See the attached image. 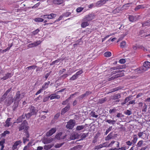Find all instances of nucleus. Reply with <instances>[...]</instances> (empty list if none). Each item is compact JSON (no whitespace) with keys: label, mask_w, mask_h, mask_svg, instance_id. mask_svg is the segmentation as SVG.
<instances>
[{"label":"nucleus","mask_w":150,"mask_h":150,"mask_svg":"<svg viewBox=\"0 0 150 150\" xmlns=\"http://www.w3.org/2000/svg\"><path fill=\"white\" fill-rule=\"evenodd\" d=\"M125 113L128 115H130L132 114L131 111L129 110H127L125 112Z\"/></svg>","instance_id":"56"},{"label":"nucleus","mask_w":150,"mask_h":150,"mask_svg":"<svg viewBox=\"0 0 150 150\" xmlns=\"http://www.w3.org/2000/svg\"><path fill=\"white\" fill-rule=\"evenodd\" d=\"M20 96L21 94L20 91H17L16 93L15 96L13 98V100L14 101L19 102V101L20 100Z\"/></svg>","instance_id":"8"},{"label":"nucleus","mask_w":150,"mask_h":150,"mask_svg":"<svg viewBox=\"0 0 150 150\" xmlns=\"http://www.w3.org/2000/svg\"><path fill=\"white\" fill-rule=\"evenodd\" d=\"M57 130L56 128H53L47 132L46 134V136L47 137H49L52 136L53 134L55 133Z\"/></svg>","instance_id":"7"},{"label":"nucleus","mask_w":150,"mask_h":150,"mask_svg":"<svg viewBox=\"0 0 150 150\" xmlns=\"http://www.w3.org/2000/svg\"><path fill=\"white\" fill-rule=\"evenodd\" d=\"M83 73V71L82 69H81L78 72H76L75 74L76 76L78 77V76Z\"/></svg>","instance_id":"47"},{"label":"nucleus","mask_w":150,"mask_h":150,"mask_svg":"<svg viewBox=\"0 0 150 150\" xmlns=\"http://www.w3.org/2000/svg\"><path fill=\"white\" fill-rule=\"evenodd\" d=\"M57 14L54 13H51L49 14H46L42 15V16L45 19H51L56 17Z\"/></svg>","instance_id":"3"},{"label":"nucleus","mask_w":150,"mask_h":150,"mask_svg":"<svg viewBox=\"0 0 150 150\" xmlns=\"http://www.w3.org/2000/svg\"><path fill=\"white\" fill-rule=\"evenodd\" d=\"M10 134V132L6 130L2 133L1 135V137H5L6 134Z\"/></svg>","instance_id":"27"},{"label":"nucleus","mask_w":150,"mask_h":150,"mask_svg":"<svg viewBox=\"0 0 150 150\" xmlns=\"http://www.w3.org/2000/svg\"><path fill=\"white\" fill-rule=\"evenodd\" d=\"M71 14V12H66V13H64V14H63V15L64 16L68 17Z\"/></svg>","instance_id":"60"},{"label":"nucleus","mask_w":150,"mask_h":150,"mask_svg":"<svg viewBox=\"0 0 150 150\" xmlns=\"http://www.w3.org/2000/svg\"><path fill=\"white\" fill-rule=\"evenodd\" d=\"M94 17L93 14H88L85 16L83 20L84 21H89L93 19L94 18Z\"/></svg>","instance_id":"4"},{"label":"nucleus","mask_w":150,"mask_h":150,"mask_svg":"<svg viewBox=\"0 0 150 150\" xmlns=\"http://www.w3.org/2000/svg\"><path fill=\"white\" fill-rule=\"evenodd\" d=\"M112 137V133L110 132L108 135L105 138V140L106 141H108L111 139Z\"/></svg>","instance_id":"23"},{"label":"nucleus","mask_w":150,"mask_h":150,"mask_svg":"<svg viewBox=\"0 0 150 150\" xmlns=\"http://www.w3.org/2000/svg\"><path fill=\"white\" fill-rule=\"evenodd\" d=\"M143 141L141 140L139 141L137 143V146L138 147H140L142 146L143 143Z\"/></svg>","instance_id":"41"},{"label":"nucleus","mask_w":150,"mask_h":150,"mask_svg":"<svg viewBox=\"0 0 150 150\" xmlns=\"http://www.w3.org/2000/svg\"><path fill=\"white\" fill-rule=\"evenodd\" d=\"M85 127V126L83 125H78L77 126L76 128V129L77 131H79L84 129Z\"/></svg>","instance_id":"29"},{"label":"nucleus","mask_w":150,"mask_h":150,"mask_svg":"<svg viewBox=\"0 0 150 150\" xmlns=\"http://www.w3.org/2000/svg\"><path fill=\"white\" fill-rule=\"evenodd\" d=\"M128 19L129 21L131 22H133L135 21L134 17L132 16H129Z\"/></svg>","instance_id":"38"},{"label":"nucleus","mask_w":150,"mask_h":150,"mask_svg":"<svg viewBox=\"0 0 150 150\" xmlns=\"http://www.w3.org/2000/svg\"><path fill=\"white\" fill-rule=\"evenodd\" d=\"M64 2L63 0H54L53 1V3L54 4H60Z\"/></svg>","instance_id":"18"},{"label":"nucleus","mask_w":150,"mask_h":150,"mask_svg":"<svg viewBox=\"0 0 150 150\" xmlns=\"http://www.w3.org/2000/svg\"><path fill=\"white\" fill-rule=\"evenodd\" d=\"M88 133H83L81 136V138L82 139H84L88 136Z\"/></svg>","instance_id":"49"},{"label":"nucleus","mask_w":150,"mask_h":150,"mask_svg":"<svg viewBox=\"0 0 150 150\" xmlns=\"http://www.w3.org/2000/svg\"><path fill=\"white\" fill-rule=\"evenodd\" d=\"M112 126L110 127L108 129H107L105 132V135H106L109 132H110L111 130L112 129Z\"/></svg>","instance_id":"50"},{"label":"nucleus","mask_w":150,"mask_h":150,"mask_svg":"<svg viewBox=\"0 0 150 150\" xmlns=\"http://www.w3.org/2000/svg\"><path fill=\"white\" fill-rule=\"evenodd\" d=\"M50 83V81H48L47 82L45 83L42 86L41 88L43 90H45L48 87Z\"/></svg>","instance_id":"14"},{"label":"nucleus","mask_w":150,"mask_h":150,"mask_svg":"<svg viewBox=\"0 0 150 150\" xmlns=\"http://www.w3.org/2000/svg\"><path fill=\"white\" fill-rule=\"evenodd\" d=\"M116 111V109L115 108H114L113 109H110L109 110V112L110 113H114Z\"/></svg>","instance_id":"59"},{"label":"nucleus","mask_w":150,"mask_h":150,"mask_svg":"<svg viewBox=\"0 0 150 150\" xmlns=\"http://www.w3.org/2000/svg\"><path fill=\"white\" fill-rule=\"evenodd\" d=\"M150 67V62L148 61L145 62H144L142 69L144 71L147 70Z\"/></svg>","instance_id":"6"},{"label":"nucleus","mask_w":150,"mask_h":150,"mask_svg":"<svg viewBox=\"0 0 150 150\" xmlns=\"http://www.w3.org/2000/svg\"><path fill=\"white\" fill-rule=\"evenodd\" d=\"M44 144H47L53 141V139L51 138L49 139H45L44 140Z\"/></svg>","instance_id":"19"},{"label":"nucleus","mask_w":150,"mask_h":150,"mask_svg":"<svg viewBox=\"0 0 150 150\" xmlns=\"http://www.w3.org/2000/svg\"><path fill=\"white\" fill-rule=\"evenodd\" d=\"M28 138L26 137H23V143L25 144L27 142L29 141V140Z\"/></svg>","instance_id":"51"},{"label":"nucleus","mask_w":150,"mask_h":150,"mask_svg":"<svg viewBox=\"0 0 150 150\" xmlns=\"http://www.w3.org/2000/svg\"><path fill=\"white\" fill-rule=\"evenodd\" d=\"M6 96H7L4 94L0 98V102H1L4 101L6 99Z\"/></svg>","instance_id":"40"},{"label":"nucleus","mask_w":150,"mask_h":150,"mask_svg":"<svg viewBox=\"0 0 150 150\" xmlns=\"http://www.w3.org/2000/svg\"><path fill=\"white\" fill-rule=\"evenodd\" d=\"M132 3H128L124 5L123 6V7L126 9H128V7L130 6V4H132Z\"/></svg>","instance_id":"42"},{"label":"nucleus","mask_w":150,"mask_h":150,"mask_svg":"<svg viewBox=\"0 0 150 150\" xmlns=\"http://www.w3.org/2000/svg\"><path fill=\"white\" fill-rule=\"evenodd\" d=\"M104 56L105 57H109L111 56V53L110 52H107L104 54Z\"/></svg>","instance_id":"34"},{"label":"nucleus","mask_w":150,"mask_h":150,"mask_svg":"<svg viewBox=\"0 0 150 150\" xmlns=\"http://www.w3.org/2000/svg\"><path fill=\"white\" fill-rule=\"evenodd\" d=\"M53 146V145L52 144L45 145L44 146V148L45 150H48L51 149Z\"/></svg>","instance_id":"21"},{"label":"nucleus","mask_w":150,"mask_h":150,"mask_svg":"<svg viewBox=\"0 0 150 150\" xmlns=\"http://www.w3.org/2000/svg\"><path fill=\"white\" fill-rule=\"evenodd\" d=\"M145 7L143 5H140L137 6L135 8L134 10L135 11H137L140 9H143Z\"/></svg>","instance_id":"25"},{"label":"nucleus","mask_w":150,"mask_h":150,"mask_svg":"<svg viewBox=\"0 0 150 150\" xmlns=\"http://www.w3.org/2000/svg\"><path fill=\"white\" fill-rule=\"evenodd\" d=\"M120 76V74H117L116 75H115L112 76L111 77L109 78L108 79V81H110L113 80L117 78L118 77H119Z\"/></svg>","instance_id":"22"},{"label":"nucleus","mask_w":150,"mask_h":150,"mask_svg":"<svg viewBox=\"0 0 150 150\" xmlns=\"http://www.w3.org/2000/svg\"><path fill=\"white\" fill-rule=\"evenodd\" d=\"M35 47V45L34 44V42L32 43L29 44L28 45V47L29 48L33 47Z\"/></svg>","instance_id":"58"},{"label":"nucleus","mask_w":150,"mask_h":150,"mask_svg":"<svg viewBox=\"0 0 150 150\" xmlns=\"http://www.w3.org/2000/svg\"><path fill=\"white\" fill-rule=\"evenodd\" d=\"M11 118H8L5 121V124L4 126L6 127H9L11 125V123L10 122L11 120Z\"/></svg>","instance_id":"13"},{"label":"nucleus","mask_w":150,"mask_h":150,"mask_svg":"<svg viewBox=\"0 0 150 150\" xmlns=\"http://www.w3.org/2000/svg\"><path fill=\"white\" fill-rule=\"evenodd\" d=\"M106 98H100L98 100V102L100 104H102L106 101Z\"/></svg>","instance_id":"33"},{"label":"nucleus","mask_w":150,"mask_h":150,"mask_svg":"<svg viewBox=\"0 0 150 150\" xmlns=\"http://www.w3.org/2000/svg\"><path fill=\"white\" fill-rule=\"evenodd\" d=\"M13 75V74H12L11 73H7L5 74V75L3 77L1 78V79L6 80L9 78L11 77Z\"/></svg>","instance_id":"10"},{"label":"nucleus","mask_w":150,"mask_h":150,"mask_svg":"<svg viewBox=\"0 0 150 150\" xmlns=\"http://www.w3.org/2000/svg\"><path fill=\"white\" fill-rule=\"evenodd\" d=\"M21 142L20 140L16 141L14 143V144L17 146L21 143Z\"/></svg>","instance_id":"57"},{"label":"nucleus","mask_w":150,"mask_h":150,"mask_svg":"<svg viewBox=\"0 0 150 150\" xmlns=\"http://www.w3.org/2000/svg\"><path fill=\"white\" fill-rule=\"evenodd\" d=\"M84 8L83 7H79L76 9V11L77 13H80L82 11Z\"/></svg>","instance_id":"37"},{"label":"nucleus","mask_w":150,"mask_h":150,"mask_svg":"<svg viewBox=\"0 0 150 150\" xmlns=\"http://www.w3.org/2000/svg\"><path fill=\"white\" fill-rule=\"evenodd\" d=\"M28 127V129L29 128V126H28V123L27 121L24 120L20 125V126L18 127L19 131H20L23 129H25L26 127Z\"/></svg>","instance_id":"1"},{"label":"nucleus","mask_w":150,"mask_h":150,"mask_svg":"<svg viewBox=\"0 0 150 150\" xmlns=\"http://www.w3.org/2000/svg\"><path fill=\"white\" fill-rule=\"evenodd\" d=\"M116 142L114 141H113L111 142L110 144H108V145H106L105 146V147H108L109 146H112L113 144L115 143Z\"/></svg>","instance_id":"52"},{"label":"nucleus","mask_w":150,"mask_h":150,"mask_svg":"<svg viewBox=\"0 0 150 150\" xmlns=\"http://www.w3.org/2000/svg\"><path fill=\"white\" fill-rule=\"evenodd\" d=\"M25 118V116L23 114L21 116H20L16 120V123H19L21 122Z\"/></svg>","instance_id":"17"},{"label":"nucleus","mask_w":150,"mask_h":150,"mask_svg":"<svg viewBox=\"0 0 150 150\" xmlns=\"http://www.w3.org/2000/svg\"><path fill=\"white\" fill-rule=\"evenodd\" d=\"M28 127H27L25 129H24V132L25 133L24 134V137H26L28 138H29L30 136V135L29 133V132L28 131Z\"/></svg>","instance_id":"15"},{"label":"nucleus","mask_w":150,"mask_h":150,"mask_svg":"<svg viewBox=\"0 0 150 150\" xmlns=\"http://www.w3.org/2000/svg\"><path fill=\"white\" fill-rule=\"evenodd\" d=\"M34 21L36 22H41L44 21V19L42 18H37L34 19Z\"/></svg>","instance_id":"30"},{"label":"nucleus","mask_w":150,"mask_h":150,"mask_svg":"<svg viewBox=\"0 0 150 150\" xmlns=\"http://www.w3.org/2000/svg\"><path fill=\"white\" fill-rule=\"evenodd\" d=\"M32 115L30 112L27 114H25L24 116L27 119H29L31 116Z\"/></svg>","instance_id":"44"},{"label":"nucleus","mask_w":150,"mask_h":150,"mask_svg":"<svg viewBox=\"0 0 150 150\" xmlns=\"http://www.w3.org/2000/svg\"><path fill=\"white\" fill-rule=\"evenodd\" d=\"M89 25L87 22H84L82 23L81 24V26L83 28H84Z\"/></svg>","instance_id":"32"},{"label":"nucleus","mask_w":150,"mask_h":150,"mask_svg":"<svg viewBox=\"0 0 150 150\" xmlns=\"http://www.w3.org/2000/svg\"><path fill=\"white\" fill-rule=\"evenodd\" d=\"M12 89V88H8L4 93V94L5 95H6V96H7L8 94L11 91Z\"/></svg>","instance_id":"54"},{"label":"nucleus","mask_w":150,"mask_h":150,"mask_svg":"<svg viewBox=\"0 0 150 150\" xmlns=\"http://www.w3.org/2000/svg\"><path fill=\"white\" fill-rule=\"evenodd\" d=\"M147 105L145 103H144V105L143 106L142 109V111L143 112H146L147 110Z\"/></svg>","instance_id":"45"},{"label":"nucleus","mask_w":150,"mask_h":150,"mask_svg":"<svg viewBox=\"0 0 150 150\" xmlns=\"http://www.w3.org/2000/svg\"><path fill=\"white\" fill-rule=\"evenodd\" d=\"M105 122L108 123L109 124L114 125L116 122V121L115 120H112L110 119L107 120H105Z\"/></svg>","instance_id":"24"},{"label":"nucleus","mask_w":150,"mask_h":150,"mask_svg":"<svg viewBox=\"0 0 150 150\" xmlns=\"http://www.w3.org/2000/svg\"><path fill=\"white\" fill-rule=\"evenodd\" d=\"M35 108L33 106H31L30 108V113L33 115L35 114Z\"/></svg>","instance_id":"16"},{"label":"nucleus","mask_w":150,"mask_h":150,"mask_svg":"<svg viewBox=\"0 0 150 150\" xmlns=\"http://www.w3.org/2000/svg\"><path fill=\"white\" fill-rule=\"evenodd\" d=\"M49 98H50V96H48L47 97H45L43 100V102H45L48 100Z\"/></svg>","instance_id":"53"},{"label":"nucleus","mask_w":150,"mask_h":150,"mask_svg":"<svg viewBox=\"0 0 150 150\" xmlns=\"http://www.w3.org/2000/svg\"><path fill=\"white\" fill-rule=\"evenodd\" d=\"M126 45V42L125 41H123L120 43V47L121 48H123L125 47Z\"/></svg>","instance_id":"43"},{"label":"nucleus","mask_w":150,"mask_h":150,"mask_svg":"<svg viewBox=\"0 0 150 150\" xmlns=\"http://www.w3.org/2000/svg\"><path fill=\"white\" fill-rule=\"evenodd\" d=\"M91 92L89 91H87L85 93L80 96H79V98L80 99H82L84 97L87 96L88 95L91 94Z\"/></svg>","instance_id":"12"},{"label":"nucleus","mask_w":150,"mask_h":150,"mask_svg":"<svg viewBox=\"0 0 150 150\" xmlns=\"http://www.w3.org/2000/svg\"><path fill=\"white\" fill-rule=\"evenodd\" d=\"M5 139H2L0 141V146H4V144L5 143Z\"/></svg>","instance_id":"46"},{"label":"nucleus","mask_w":150,"mask_h":150,"mask_svg":"<svg viewBox=\"0 0 150 150\" xmlns=\"http://www.w3.org/2000/svg\"><path fill=\"white\" fill-rule=\"evenodd\" d=\"M120 98V95L119 93L116 94L113 96V99L114 100L118 99Z\"/></svg>","instance_id":"35"},{"label":"nucleus","mask_w":150,"mask_h":150,"mask_svg":"<svg viewBox=\"0 0 150 150\" xmlns=\"http://www.w3.org/2000/svg\"><path fill=\"white\" fill-rule=\"evenodd\" d=\"M75 125V121L73 120H70L67 122L66 127L67 129H72Z\"/></svg>","instance_id":"2"},{"label":"nucleus","mask_w":150,"mask_h":150,"mask_svg":"<svg viewBox=\"0 0 150 150\" xmlns=\"http://www.w3.org/2000/svg\"><path fill=\"white\" fill-rule=\"evenodd\" d=\"M78 78V76L75 74L73 75L72 77L69 79V80L71 81H74L76 80Z\"/></svg>","instance_id":"36"},{"label":"nucleus","mask_w":150,"mask_h":150,"mask_svg":"<svg viewBox=\"0 0 150 150\" xmlns=\"http://www.w3.org/2000/svg\"><path fill=\"white\" fill-rule=\"evenodd\" d=\"M13 101L12 97H9L4 100V104L6 105L7 106H9L13 102Z\"/></svg>","instance_id":"5"},{"label":"nucleus","mask_w":150,"mask_h":150,"mask_svg":"<svg viewBox=\"0 0 150 150\" xmlns=\"http://www.w3.org/2000/svg\"><path fill=\"white\" fill-rule=\"evenodd\" d=\"M43 90L42 89V88H41L35 94V95H38V94L41 93Z\"/></svg>","instance_id":"61"},{"label":"nucleus","mask_w":150,"mask_h":150,"mask_svg":"<svg viewBox=\"0 0 150 150\" xmlns=\"http://www.w3.org/2000/svg\"><path fill=\"white\" fill-rule=\"evenodd\" d=\"M125 59H121L119 60V62L121 64H124L125 62Z\"/></svg>","instance_id":"62"},{"label":"nucleus","mask_w":150,"mask_h":150,"mask_svg":"<svg viewBox=\"0 0 150 150\" xmlns=\"http://www.w3.org/2000/svg\"><path fill=\"white\" fill-rule=\"evenodd\" d=\"M120 11V9L119 8H117L115 9L112 11L113 13H119Z\"/></svg>","instance_id":"39"},{"label":"nucleus","mask_w":150,"mask_h":150,"mask_svg":"<svg viewBox=\"0 0 150 150\" xmlns=\"http://www.w3.org/2000/svg\"><path fill=\"white\" fill-rule=\"evenodd\" d=\"M126 144L128 146H130L133 144L132 141H128L126 142Z\"/></svg>","instance_id":"55"},{"label":"nucleus","mask_w":150,"mask_h":150,"mask_svg":"<svg viewBox=\"0 0 150 150\" xmlns=\"http://www.w3.org/2000/svg\"><path fill=\"white\" fill-rule=\"evenodd\" d=\"M19 102L14 101V105H13V110L14 111L16 110V109L18 107V105Z\"/></svg>","instance_id":"28"},{"label":"nucleus","mask_w":150,"mask_h":150,"mask_svg":"<svg viewBox=\"0 0 150 150\" xmlns=\"http://www.w3.org/2000/svg\"><path fill=\"white\" fill-rule=\"evenodd\" d=\"M69 98H68L65 101H63L62 103V105H66L67 104V103L69 101Z\"/></svg>","instance_id":"63"},{"label":"nucleus","mask_w":150,"mask_h":150,"mask_svg":"<svg viewBox=\"0 0 150 150\" xmlns=\"http://www.w3.org/2000/svg\"><path fill=\"white\" fill-rule=\"evenodd\" d=\"M50 99L52 100L54 99H59L60 98V96L59 95H57L55 96H50Z\"/></svg>","instance_id":"26"},{"label":"nucleus","mask_w":150,"mask_h":150,"mask_svg":"<svg viewBox=\"0 0 150 150\" xmlns=\"http://www.w3.org/2000/svg\"><path fill=\"white\" fill-rule=\"evenodd\" d=\"M142 25L144 27L150 25V20L147 21L146 22L143 23Z\"/></svg>","instance_id":"31"},{"label":"nucleus","mask_w":150,"mask_h":150,"mask_svg":"<svg viewBox=\"0 0 150 150\" xmlns=\"http://www.w3.org/2000/svg\"><path fill=\"white\" fill-rule=\"evenodd\" d=\"M91 115L92 117H95V118H97L98 117V115H96V113L95 112H92L91 113Z\"/></svg>","instance_id":"64"},{"label":"nucleus","mask_w":150,"mask_h":150,"mask_svg":"<svg viewBox=\"0 0 150 150\" xmlns=\"http://www.w3.org/2000/svg\"><path fill=\"white\" fill-rule=\"evenodd\" d=\"M103 147V145L101 144H100L99 145L96 146L95 147L94 149L98 150L101 148Z\"/></svg>","instance_id":"48"},{"label":"nucleus","mask_w":150,"mask_h":150,"mask_svg":"<svg viewBox=\"0 0 150 150\" xmlns=\"http://www.w3.org/2000/svg\"><path fill=\"white\" fill-rule=\"evenodd\" d=\"M133 139L132 140V142L134 144H135L138 140V138L137 135L136 134H134L133 135Z\"/></svg>","instance_id":"20"},{"label":"nucleus","mask_w":150,"mask_h":150,"mask_svg":"<svg viewBox=\"0 0 150 150\" xmlns=\"http://www.w3.org/2000/svg\"><path fill=\"white\" fill-rule=\"evenodd\" d=\"M109 0H100L98 1L96 3V6L98 7H100L104 4L106 2Z\"/></svg>","instance_id":"9"},{"label":"nucleus","mask_w":150,"mask_h":150,"mask_svg":"<svg viewBox=\"0 0 150 150\" xmlns=\"http://www.w3.org/2000/svg\"><path fill=\"white\" fill-rule=\"evenodd\" d=\"M70 108V105H68L66 107L62 109L61 112V114H64L65 113L69 110Z\"/></svg>","instance_id":"11"}]
</instances>
